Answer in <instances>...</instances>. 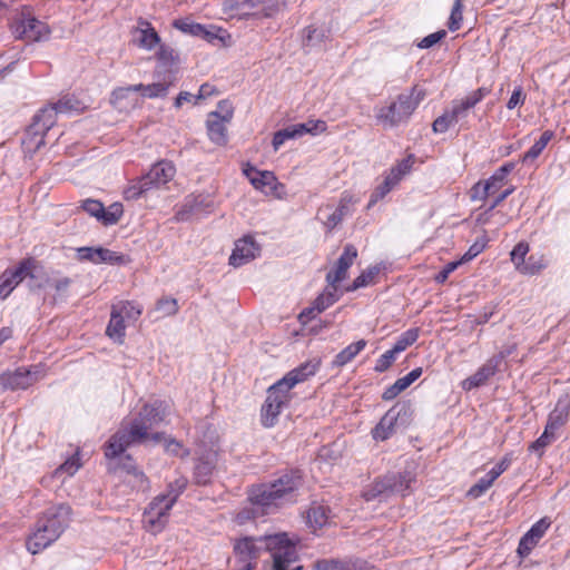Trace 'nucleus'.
Here are the masks:
<instances>
[{
    "label": "nucleus",
    "mask_w": 570,
    "mask_h": 570,
    "mask_svg": "<svg viewBox=\"0 0 570 570\" xmlns=\"http://www.w3.org/2000/svg\"><path fill=\"white\" fill-rule=\"evenodd\" d=\"M168 404L161 400L144 404L138 415L127 426L122 425L106 442L105 456L114 459L121 455L130 445L144 442L148 438V431L168 415Z\"/></svg>",
    "instance_id": "1"
},
{
    "label": "nucleus",
    "mask_w": 570,
    "mask_h": 570,
    "mask_svg": "<svg viewBox=\"0 0 570 570\" xmlns=\"http://www.w3.org/2000/svg\"><path fill=\"white\" fill-rule=\"evenodd\" d=\"M303 483L302 470L286 469L271 482L252 485L248 490V500L252 504L261 507L263 513H274L279 508L296 502Z\"/></svg>",
    "instance_id": "2"
},
{
    "label": "nucleus",
    "mask_w": 570,
    "mask_h": 570,
    "mask_svg": "<svg viewBox=\"0 0 570 570\" xmlns=\"http://www.w3.org/2000/svg\"><path fill=\"white\" fill-rule=\"evenodd\" d=\"M71 508L58 504L47 509L37 520L35 531L28 537L27 549L36 554L55 542L69 525Z\"/></svg>",
    "instance_id": "3"
},
{
    "label": "nucleus",
    "mask_w": 570,
    "mask_h": 570,
    "mask_svg": "<svg viewBox=\"0 0 570 570\" xmlns=\"http://www.w3.org/2000/svg\"><path fill=\"white\" fill-rule=\"evenodd\" d=\"M425 90L414 85L409 92H402L390 105L376 110L375 118L384 127H397L406 122L420 102L425 98Z\"/></svg>",
    "instance_id": "4"
},
{
    "label": "nucleus",
    "mask_w": 570,
    "mask_h": 570,
    "mask_svg": "<svg viewBox=\"0 0 570 570\" xmlns=\"http://www.w3.org/2000/svg\"><path fill=\"white\" fill-rule=\"evenodd\" d=\"M175 166L166 160L156 163L150 170L134 180L125 190L124 197L127 200H135L154 188H159L170 181L175 176Z\"/></svg>",
    "instance_id": "5"
},
{
    "label": "nucleus",
    "mask_w": 570,
    "mask_h": 570,
    "mask_svg": "<svg viewBox=\"0 0 570 570\" xmlns=\"http://www.w3.org/2000/svg\"><path fill=\"white\" fill-rule=\"evenodd\" d=\"M411 472H390L382 478L375 479L363 491L362 497L366 501H373L379 498H387L393 494L406 495L411 483L414 481Z\"/></svg>",
    "instance_id": "6"
},
{
    "label": "nucleus",
    "mask_w": 570,
    "mask_h": 570,
    "mask_svg": "<svg viewBox=\"0 0 570 570\" xmlns=\"http://www.w3.org/2000/svg\"><path fill=\"white\" fill-rule=\"evenodd\" d=\"M10 30L17 39L27 41H40L50 35L48 24L38 20L27 6L14 14L10 22Z\"/></svg>",
    "instance_id": "7"
},
{
    "label": "nucleus",
    "mask_w": 570,
    "mask_h": 570,
    "mask_svg": "<svg viewBox=\"0 0 570 570\" xmlns=\"http://www.w3.org/2000/svg\"><path fill=\"white\" fill-rule=\"evenodd\" d=\"M265 541L268 550H275L273 553L274 569L275 570H302V566L291 569V566L297 561V551L294 544L291 543L286 533H277L261 538Z\"/></svg>",
    "instance_id": "8"
},
{
    "label": "nucleus",
    "mask_w": 570,
    "mask_h": 570,
    "mask_svg": "<svg viewBox=\"0 0 570 570\" xmlns=\"http://www.w3.org/2000/svg\"><path fill=\"white\" fill-rule=\"evenodd\" d=\"M266 394L261 409V422L263 426L272 428L277 423L283 409L289 405L292 394L277 383L269 386Z\"/></svg>",
    "instance_id": "9"
},
{
    "label": "nucleus",
    "mask_w": 570,
    "mask_h": 570,
    "mask_svg": "<svg viewBox=\"0 0 570 570\" xmlns=\"http://www.w3.org/2000/svg\"><path fill=\"white\" fill-rule=\"evenodd\" d=\"M412 415L409 402H397L380 420L372 430V436L376 441H385L395 433L399 422L404 424Z\"/></svg>",
    "instance_id": "10"
},
{
    "label": "nucleus",
    "mask_w": 570,
    "mask_h": 570,
    "mask_svg": "<svg viewBox=\"0 0 570 570\" xmlns=\"http://www.w3.org/2000/svg\"><path fill=\"white\" fill-rule=\"evenodd\" d=\"M80 208L105 226L117 224L124 214L122 204L114 203L108 208H105L100 200L92 198L82 200Z\"/></svg>",
    "instance_id": "11"
},
{
    "label": "nucleus",
    "mask_w": 570,
    "mask_h": 570,
    "mask_svg": "<svg viewBox=\"0 0 570 570\" xmlns=\"http://www.w3.org/2000/svg\"><path fill=\"white\" fill-rule=\"evenodd\" d=\"M173 507L165 497L156 495L144 511V522L154 531L163 530Z\"/></svg>",
    "instance_id": "12"
},
{
    "label": "nucleus",
    "mask_w": 570,
    "mask_h": 570,
    "mask_svg": "<svg viewBox=\"0 0 570 570\" xmlns=\"http://www.w3.org/2000/svg\"><path fill=\"white\" fill-rule=\"evenodd\" d=\"M551 520L549 517H543L537 521L520 539L518 546V554L522 558L528 557L539 541L543 538L548 529L551 527Z\"/></svg>",
    "instance_id": "13"
},
{
    "label": "nucleus",
    "mask_w": 570,
    "mask_h": 570,
    "mask_svg": "<svg viewBox=\"0 0 570 570\" xmlns=\"http://www.w3.org/2000/svg\"><path fill=\"white\" fill-rule=\"evenodd\" d=\"M259 252L261 247L254 237L249 235L244 236L235 243V248L229 256V265L234 267L243 266L258 256Z\"/></svg>",
    "instance_id": "14"
},
{
    "label": "nucleus",
    "mask_w": 570,
    "mask_h": 570,
    "mask_svg": "<svg viewBox=\"0 0 570 570\" xmlns=\"http://www.w3.org/2000/svg\"><path fill=\"white\" fill-rule=\"evenodd\" d=\"M243 171L256 189L261 190L265 195L275 194L278 183L273 171L258 170L249 164L243 169Z\"/></svg>",
    "instance_id": "15"
},
{
    "label": "nucleus",
    "mask_w": 570,
    "mask_h": 570,
    "mask_svg": "<svg viewBox=\"0 0 570 570\" xmlns=\"http://www.w3.org/2000/svg\"><path fill=\"white\" fill-rule=\"evenodd\" d=\"M318 365V362H305L286 373L285 376L278 380L276 383L281 384L282 387L291 393V390L296 384L306 381L309 376H313L316 373Z\"/></svg>",
    "instance_id": "16"
},
{
    "label": "nucleus",
    "mask_w": 570,
    "mask_h": 570,
    "mask_svg": "<svg viewBox=\"0 0 570 570\" xmlns=\"http://www.w3.org/2000/svg\"><path fill=\"white\" fill-rule=\"evenodd\" d=\"M498 371H500L498 361H493L490 357L473 375L462 381V389L465 391L478 389L484 385Z\"/></svg>",
    "instance_id": "17"
},
{
    "label": "nucleus",
    "mask_w": 570,
    "mask_h": 570,
    "mask_svg": "<svg viewBox=\"0 0 570 570\" xmlns=\"http://www.w3.org/2000/svg\"><path fill=\"white\" fill-rule=\"evenodd\" d=\"M224 118L220 117V112L210 111L206 121L207 135L212 142L218 146H225L228 141L227 128Z\"/></svg>",
    "instance_id": "18"
},
{
    "label": "nucleus",
    "mask_w": 570,
    "mask_h": 570,
    "mask_svg": "<svg viewBox=\"0 0 570 570\" xmlns=\"http://www.w3.org/2000/svg\"><path fill=\"white\" fill-rule=\"evenodd\" d=\"M225 4L239 18H262L269 16L265 12V7L254 0H226Z\"/></svg>",
    "instance_id": "19"
},
{
    "label": "nucleus",
    "mask_w": 570,
    "mask_h": 570,
    "mask_svg": "<svg viewBox=\"0 0 570 570\" xmlns=\"http://www.w3.org/2000/svg\"><path fill=\"white\" fill-rule=\"evenodd\" d=\"M0 380L6 389L24 390L37 381V376L30 370L19 367L12 373L2 375Z\"/></svg>",
    "instance_id": "20"
},
{
    "label": "nucleus",
    "mask_w": 570,
    "mask_h": 570,
    "mask_svg": "<svg viewBox=\"0 0 570 570\" xmlns=\"http://www.w3.org/2000/svg\"><path fill=\"white\" fill-rule=\"evenodd\" d=\"M14 275L17 282L20 284L26 278L37 279L40 272L43 269L41 263L32 256L24 257L14 267H9Z\"/></svg>",
    "instance_id": "21"
},
{
    "label": "nucleus",
    "mask_w": 570,
    "mask_h": 570,
    "mask_svg": "<svg viewBox=\"0 0 570 570\" xmlns=\"http://www.w3.org/2000/svg\"><path fill=\"white\" fill-rule=\"evenodd\" d=\"M136 42L140 48L151 50L160 45V37L151 23L142 18L138 19V27L136 28Z\"/></svg>",
    "instance_id": "22"
},
{
    "label": "nucleus",
    "mask_w": 570,
    "mask_h": 570,
    "mask_svg": "<svg viewBox=\"0 0 570 570\" xmlns=\"http://www.w3.org/2000/svg\"><path fill=\"white\" fill-rule=\"evenodd\" d=\"M570 416V400L568 396L560 397L554 406V409L550 412L547 420V429L551 431H557L561 426H563Z\"/></svg>",
    "instance_id": "23"
},
{
    "label": "nucleus",
    "mask_w": 570,
    "mask_h": 570,
    "mask_svg": "<svg viewBox=\"0 0 570 570\" xmlns=\"http://www.w3.org/2000/svg\"><path fill=\"white\" fill-rule=\"evenodd\" d=\"M423 373L422 367H416L407 373L405 376L397 379L392 385L385 389L382 394L384 401L394 400L400 393L406 390L413 382H415Z\"/></svg>",
    "instance_id": "24"
},
{
    "label": "nucleus",
    "mask_w": 570,
    "mask_h": 570,
    "mask_svg": "<svg viewBox=\"0 0 570 570\" xmlns=\"http://www.w3.org/2000/svg\"><path fill=\"white\" fill-rule=\"evenodd\" d=\"M106 334L118 343L124 342V337L126 335V326L118 305L111 306L110 321L107 325Z\"/></svg>",
    "instance_id": "25"
},
{
    "label": "nucleus",
    "mask_w": 570,
    "mask_h": 570,
    "mask_svg": "<svg viewBox=\"0 0 570 570\" xmlns=\"http://www.w3.org/2000/svg\"><path fill=\"white\" fill-rule=\"evenodd\" d=\"M37 126V124H30L22 138V147L28 154L37 153L46 144L45 137L47 134Z\"/></svg>",
    "instance_id": "26"
},
{
    "label": "nucleus",
    "mask_w": 570,
    "mask_h": 570,
    "mask_svg": "<svg viewBox=\"0 0 570 570\" xmlns=\"http://www.w3.org/2000/svg\"><path fill=\"white\" fill-rule=\"evenodd\" d=\"M156 58L159 67H164L166 69L165 75H169V71H171V76H175L177 65L179 63V55L171 47L160 43L158 51L156 52Z\"/></svg>",
    "instance_id": "27"
},
{
    "label": "nucleus",
    "mask_w": 570,
    "mask_h": 570,
    "mask_svg": "<svg viewBox=\"0 0 570 570\" xmlns=\"http://www.w3.org/2000/svg\"><path fill=\"white\" fill-rule=\"evenodd\" d=\"M366 345L367 342L363 338L347 345L335 355L333 360V366L343 367L353 361L366 347Z\"/></svg>",
    "instance_id": "28"
},
{
    "label": "nucleus",
    "mask_w": 570,
    "mask_h": 570,
    "mask_svg": "<svg viewBox=\"0 0 570 570\" xmlns=\"http://www.w3.org/2000/svg\"><path fill=\"white\" fill-rule=\"evenodd\" d=\"M215 471V464L209 459L200 458L196 461L194 466V482L197 485H207L212 481Z\"/></svg>",
    "instance_id": "29"
},
{
    "label": "nucleus",
    "mask_w": 570,
    "mask_h": 570,
    "mask_svg": "<svg viewBox=\"0 0 570 570\" xmlns=\"http://www.w3.org/2000/svg\"><path fill=\"white\" fill-rule=\"evenodd\" d=\"M515 168L513 161H508L499 167L489 179L484 180L489 185L491 195L499 191L507 183L508 175Z\"/></svg>",
    "instance_id": "30"
},
{
    "label": "nucleus",
    "mask_w": 570,
    "mask_h": 570,
    "mask_svg": "<svg viewBox=\"0 0 570 570\" xmlns=\"http://www.w3.org/2000/svg\"><path fill=\"white\" fill-rule=\"evenodd\" d=\"M58 112L51 104L41 108L32 118L31 124H37L38 128L46 134L55 126Z\"/></svg>",
    "instance_id": "31"
},
{
    "label": "nucleus",
    "mask_w": 570,
    "mask_h": 570,
    "mask_svg": "<svg viewBox=\"0 0 570 570\" xmlns=\"http://www.w3.org/2000/svg\"><path fill=\"white\" fill-rule=\"evenodd\" d=\"M176 76L165 75L161 81L149 83L146 86L145 98H165L168 94V89L175 83Z\"/></svg>",
    "instance_id": "32"
},
{
    "label": "nucleus",
    "mask_w": 570,
    "mask_h": 570,
    "mask_svg": "<svg viewBox=\"0 0 570 570\" xmlns=\"http://www.w3.org/2000/svg\"><path fill=\"white\" fill-rule=\"evenodd\" d=\"M234 552L237 556V560H256L258 557V548L255 544L253 538H243L238 540L234 546Z\"/></svg>",
    "instance_id": "33"
},
{
    "label": "nucleus",
    "mask_w": 570,
    "mask_h": 570,
    "mask_svg": "<svg viewBox=\"0 0 570 570\" xmlns=\"http://www.w3.org/2000/svg\"><path fill=\"white\" fill-rule=\"evenodd\" d=\"M547 267V261L542 254H531L517 269L523 275H537Z\"/></svg>",
    "instance_id": "34"
},
{
    "label": "nucleus",
    "mask_w": 570,
    "mask_h": 570,
    "mask_svg": "<svg viewBox=\"0 0 570 570\" xmlns=\"http://www.w3.org/2000/svg\"><path fill=\"white\" fill-rule=\"evenodd\" d=\"M307 129L304 126H297V124L281 129L274 134L273 147L277 150L287 139H294L305 135Z\"/></svg>",
    "instance_id": "35"
},
{
    "label": "nucleus",
    "mask_w": 570,
    "mask_h": 570,
    "mask_svg": "<svg viewBox=\"0 0 570 570\" xmlns=\"http://www.w3.org/2000/svg\"><path fill=\"white\" fill-rule=\"evenodd\" d=\"M118 458H119V460L117 462H110L108 464L109 473H114V474L124 473L125 476H128L132 472L140 469L130 454H126L121 458H120V455H118ZM116 459H117V456H116ZM112 460H115V458Z\"/></svg>",
    "instance_id": "36"
},
{
    "label": "nucleus",
    "mask_w": 570,
    "mask_h": 570,
    "mask_svg": "<svg viewBox=\"0 0 570 570\" xmlns=\"http://www.w3.org/2000/svg\"><path fill=\"white\" fill-rule=\"evenodd\" d=\"M330 509L324 505H313L307 512V522L316 531L323 528L328 521Z\"/></svg>",
    "instance_id": "37"
},
{
    "label": "nucleus",
    "mask_w": 570,
    "mask_h": 570,
    "mask_svg": "<svg viewBox=\"0 0 570 570\" xmlns=\"http://www.w3.org/2000/svg\"><path fill=\"white\" fill-rule=\"evenodd\" d=\"M397 185V179L394 180L393 176L386 174L384 180L371 194L367 207L371 208L382 200Z\"/></svg>",
    "instance_id": "38"
},
{
    "label": "nucleus",
    "mask_w": 570,
    "mask_h": 570,
    "mask_svg": "<svg viewBox=\"0 0 570 570\" xmlns=\"http://www.w3.org/2000/svg\"><path fill=\"white\" fill-rule=\"evenodd\" d=\"M188 485V480L186 476L180 475L173 482H169L165 493H160V497H165L167 502L175 504L178 498L184 493Z\"/></svg>",
    "instance_id": "39"
},
{
    "label": "nucleus",
    "mask_w": 570,
    "mask_h": 570,
    "mask_svg": "<svg viewBox=\"0 0 570 570\" xmlns=\"http://www.w3.org/2000/svg\"><path fill=\"white\" fill-rule=\"evenodd\" d=\"M124 482L136 492H147L150 489V481L141 469H138L128 476H124Z\"/></svg>",
    "instance_id": "40"
},
{
    "label": "nucleus",
    "mask_w": 570,
    "mask_h": 570,
    "mask_svg": "<svg viewBox=\"0 0 570 570\" xmlns=\"http://www.w3.org/2000/svg\"><path fill=\"white\" fill-rule=\"evenodd\" d=\"M419 335V327L409 328L397 337L392 348L399 354L405 351L409 346L413 345L417 341Z\"/></svg>",
    "instance_id": "41"
},
{
    "label": "nucleus",
    "mask_w": 570,
    "mask_h": 570,
    "mask_svg": "<svg viewBox=\"0 0 570 570\" xmlns=\"http://www.w3.org/2000/svg\"><path fill=\"white\" fill-rule=\"evenodd\" d=\"M414 163L415 156L413 154H410L402 160L397 161V164L393 166L387 174L390 176H393L394 180L397 179L399 184L403 179V177L411 171Z\"/></svg>",
    "instance_id": "42"
},
{
    "label": "nucleus",
    "mask_w": 570,
    "mask_h": 570,
    "mask_svg": "<svg viewBox=\"0 0 570 570\" xmlns=\"http://www.w3.org/2000/svg\"><path fill=\"white\" fill-rule=\"evenodd\" d=\"M347 213V202L345 200V198H342L335 210L332 214H330L324 220V225L327 228V230L331 232L332 229H334L343 220Z\"/></svg>",
    "instance_id": "43"
},
{
    "label": "nucleus",
    "mask_w": 570,
    "mask_h": 570,
    "mask_svg": "<svg viewBox=\"0 0 570 570\" xmlns=\"http://www.w3.org/2000/svg\"><path fill=\"white\" fill-rule=\"evenodd\" d=\"M554 440V431L548 430L546 426L543 433L529 445L528 450L530 452L538 453V455L541 458L543 455L544 449L549 446Z\"/></svg>",
    "instance_id": "44"
},
{
    "label": "nucleus",
    "mask_w": 570,
    "mask_h": 570,
    "mask_svg": "<svg viewBox=\"0 0 570 570\" xmlns=\"http://www.w3.org/2000/svg\"><path fill=\"white\" fill-rule=\"evenodd\" d=\"M326 38L327 35L324 28H317L312 24L304 29L303 43L304 46H316L322 43Z\"/></svg>",
    "instance_id": "45"
},
{
    "label": "nucleus",
    "mask_w": 570,
    "mask_h": 570,
    "mask_svg": "<svg viewBox=\"0 0 570 570\" xmlns=\"http://www.w3.org/2000/svg\"><path fill=\"white\" fill-rule=\"evenodd\" d=\"M337 286H331L315 298L317 313H322L338 301Z\"/></svg>",
    "instance_id": "46"
},
{
    "label": "nucleus",
    "mask_w": 570,
    "mask_h": 570,
    "mask_svg": "<svg viewBox=\"0 0 570 570\" xmlns=\"http://www.w3.org/2000/svg\"><path fill=\"white\" fill-rule=\"evenodd\" d=\"M19 285L14 275L9 268L0 274V298L6 299Z\"/></svg>",
    "instance_id": "47"
},
{
    "label": "nucleus",
    "mask_w": 570,
    "mask_h": 570,
    "mask_svg": "<svg viewBox=\"0 0 570 570\" xmlns=\"http://www.w3.org/2000/svg\"><path fill=\"white\" fill-rule=\"evenodd\" d=\"M51 105L58 114H69L71 111L81 110V102L71 95H66Z\"/></svg>",
    "instance_id": "48"
},
{
    "label": "nucleus",
    "mask_w": 570,
    "mask_h": 570,
    "mask_svg": "<svg viewBox=\"0 0 570 570\" xmlns=\"http://www.w3.org/2000/svg\"><path fill=\"white\" fill-rule=\"evenodd\" d=\"M173 26L184 33L191 35L194 37L200 38V36L206 35L205 26L193 22L188 19H177L173 22Z\"/></svg>",
    "instance_id": "49"
},
{
    "label": "nucleus",
    "mask_w": 570,
    "mask_h": 570,
    "mask_svg": "<svg viewBox=\"0 0 570 570\" xmlns=\"http://www.w3.org/2000/svg\"><path fill=\"white\" fill-rule=\"evenodd\" d=\"M121 264L124 263V256L117 252L102 248V247H96V254H95V264Z\"/></svg>",
    "instance_id": "50"
},
{
    "label": "nucleus",
    "mask_w": 570,
    "mask_h": 570,
    "mask_svg": "<svg viewBox=\"0 0 570 570\" xmlns=\"http://www.w3.org/2000/svg\"><path fill=\"white\" fill-rule=\"evenodd\" d=\"M380 269L374 266L363 271L352 283V285L347 288V291H356L361 287H365L373 283L375 276L379 274Z\"/></svg>",
    "instance_id": "51"
},
{
    "label": "nucleus",
    "mask_w": 570,
    "mask_h": 570,
    "mask_svg": "<svg viewBox=\"0 0 570 570\" xmlns=\"http://www.w3.org/2000/svg\"><path fill=\"white\" fill-rule=\"evenodd\" d=\"M463 20V0H455L448 22L450 31L454 32L461 28Z\"/></svg>",
    "instance_id": "52"
},
{
    "label": "nucleus",
    "mask_w": 570,
    "mask_h": 570,
    "mask_svg": "<svg viewBox=\"0 0 570 570\" xmlns=\"http://www.w3.org/2000/svg\"><path fill=\"white\" fill-rule=\"evenodd\" d=\"M312 568L314 570H348L347 560L340 559H318Z\"/></svg>",
    "instance_id": "53"
},
{
    "label": "nucleus",
    "mask_w": 570,
    "mask_h": 570,
    "mask_svg": "<svg viewBox=\"0 0 570 570\" xmlns=\"http://www.w3.org/2000/svg\"><path fill=\"white\" fill-rule=\"evenodd\" d=\"M530 250L529 243L521 240L519 242L510 253L511 262L513 263L515 269H518L521 264L525 261L527 255Z\"/></svg>",
    "instance_id": "54"
},
{
    "label": "nucleus",
    "mask_w": 570,
    "mask_h": 570,
    "mask_svg": "<svg viewBox=\"0 0 570 570\" xmlns=\"http://www.w3.org/2000/svg\"><path fill=\"white\" fill-rule=\"evenodd\" d=\"M118 308L121 311L122 317L136 321L142 313V307L130 301L119 302Z\"/></svg>",
    "instance_id": "55"
},
{
    "label": "nucleus",
    "mask_w": 570,
    "mask_h": 570,
    "mask_svg": "<svg viewBox=\"0 0 570 570\" xmlns=\"http://www.w3.org/2000/svg\"><path fill=\"white\" fill-rule=\"evenodd\" d=\"M396 355H397V353L393 348L386 351L384 354H382L376 360V363H375V366H374V371L376 373H384V372H386L392 366L394 361L396 360Z\"/></svg>",
    "instance_id": "56"
},
{
    "label": "nucleus",
    "mask_w": 570,
    "mask_h": 570,
    "mask_svg": "<svg viewBox=\"0 0 570 570\" xmlns=\"http://www.w3.org/2000/svg\"><path fill=\"white\" fill-rule=\"evenodd\" d=\"M156 308L161 311L165 316H173L178 313V303L173 297H161L156 303Z\"/></svg>",
    "instance_id": "57"
},
{
    "label": "nucleus",
    "mask_w": 570,
    "mask_h": 570,
    "mask_svg": "<svg viewBox=\"0 0 570 570\" xmlns=\"http://www.w3.org/2000/svg\"><path fill=\"white\" fill-rule=\"evenodd\" d=\"M356 257L357 248L353 244H346L336 263L348 269L353 265Z\"/></svg>",
    "instance_id": "58"
},
{
    "label": "nucleus",
    "mask_w": 570,
    "mask_h": 570,
    "mask_svg": "<svg viewBox=\"0 0 570 570\" xmlns=\"http://www.w3.org/2000/svg\"><path fill=\"white\" fill-rule=\"evenodd\" d=\"M490 94V89L485 87H480L476 90L470 92L465 98L461 101L465 105V107L470 110L475 107L484 97Z\"/></svg>",
    "instance_id": "59"
},
{
    "label": "nucleus",
    "mask_w": 570,
    "mask_h": 570,
    "mask_svg": "<svg viewBox=\"0 0 570 570\" xmlns=\"http://www.w3.org/2000/svg\"><path fill=\"white\" fill-rule=\"evenodd\" d=\"M455 122L451 118L450 114L444 111L441 116H439L432 124V129L435 134H443L449 130L451 126Z\"/></svg>",
    "instance_id": "60"
},
{
    "label": "nucleus",
    "mask_w": 570,
    "mask_h": 570,
    "mask_svg": "<svg viewBox=\"0 0 570 570\" xmlns=\"http://www.w3.org/2000/svg\"><path fill=\"white\" fill-rule=\"evenodd\" d=\"M491 195L489 185L480 180L475 183L470 189V197L472 200H485Z\"/></svg>",
    "instance_id": "61"
},
{
    "label": "nucleus",
    "mask_w": 570,
    "mask_h": 570,
    "mask_svg": "<svg viewBox=\"0 0 570 570\" xmlns=\"http://www.w3.org/2000/svg\"><path fill=\"white\" fill-rule=\"evenodd\" d=\"M347 268L336 263L334 269L326 274V281L330 286H336V284L343 282L347 276Z\"/></svg>",
    "instance_id": "62"
},
{
    "label": "nucleus",
    "mask_w": 570,
    "mask_h": 570,
    "mask_svg": "<svg viewBox=\"0 0 570 570\" xmlns=\"http://www.w3.org/2000/svg\"><path fill=\"white\" fill-rule=\"evenodd\" d=\"M446 31L445 30H439L436 32H433L426 37H424L419 43L417 47L421 49H429L440 42L443 38H445Z\"/></svg>",
    "instance_id": "63"
},
{
    "label": "nucleus",
    "mask_w": 570,
    "mask_h": 570,
    "mask_svg": "<svg viewBox=\"0 0 570 570\" xmlns=\"http://www.w3.org/2000/svg\"><path fill=\"white\" fill-rule=\"evenodd\" d=\"M490 488L491 484L481 478L474 485L469 489L466 495L473 499H478L483 495Z\"/></svg>",
    "instance_id": "64"
}]
</instances>
